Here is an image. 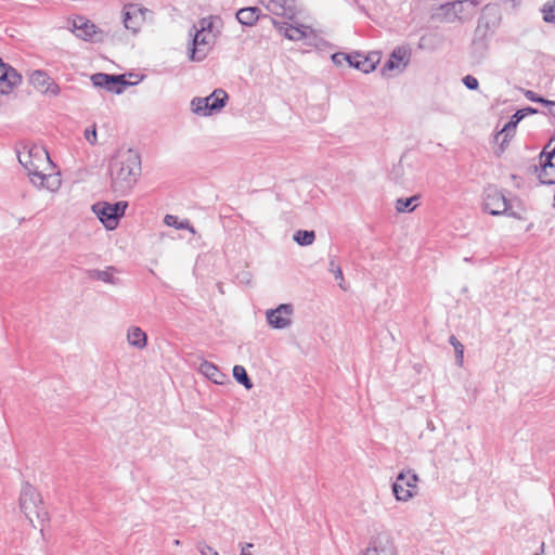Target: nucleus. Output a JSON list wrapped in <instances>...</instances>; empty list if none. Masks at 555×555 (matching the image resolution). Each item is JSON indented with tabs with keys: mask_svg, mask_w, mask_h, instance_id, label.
<instances>
[{
	"mask_svg": "<svg viewBox=\"0 0 555 555\" xmlns=\"http://www.w3.org/2000/svg\"><path fill=\"white\" fill-rule=\"evenodd\" d=\"M228 100L229 95L223 89H215L208 96L194 98L191 101V108L195 115L207 117L220 112Z\"/></svg>",
	"mask_w": 555,
	"mask_h": 555,
	"instance_id": "4",
	"label": "nucleus"
},
{
	"mask_svg": "<svg viewBox=\"0 0 555 555\" xmlns=\"http://www.w3.org/2000/svg\"><path fill=\"white\" fill-rule=\"evenodd\" d=\"M525 95L528 100H530L531 102H535V103H542L544 104L545 106H555V102L554 101H550V100H546L540 95H538L535 92L531 91V90H528L525 92Z\"/></svg>",
	"mask_w": 555,
	"mask_h": 555,
	"instance_id": "32",
	"label": "nucleus"
},
{
	"mask_svg": "<svg viewBox=\"0 0 555 555\" xmlns=\"http://www.w3.org/2000/svg\"><path fill=\"white\" fill-rule=\"evenodd\" d=\"M508 202L505 195L495 186L485 190L483 209L492 216L507 214Z\"/></svg>",
	"mask_w": 555,
	"mask_h": 555,
	"instance_id": "10",
	"label": "nucleus"
},
{
	"mask_svg": "<svg viewBox=\"0 0 555 555\" xmlns=\"http://www.w3.org/2000/svg\"><path fill=\"white\" fill-rule=\"evenodd\" d=\"M190 33L192 42L188 48L189 59L192 61H202L206 57L216 41V35L210 33H203L193 30Z\"/></svg>",
	"mask_w": 555,
	"mask_h": 555,
	"instance_id": "7",
	"label": "nucleus"
},
{
	"mask_svg": "<svg viewBox=\"0 0 555 555\" xmlns=\"http://www.w3.org/2000/svg\"><path fill=\"white\" fill-rule=\"evenodd\" d=\"M176 231L178 232L176 240L184 241L192 249L202 246V235L188 219L179 220L176 217Z\"/></svg>",
	"mask_w": 555,
	"mask_h": 555,
	"instance_id": "14",
	"label": "nucleus"
},
{
	"mask_svg": "<svg viewBox=\"0 0 555 555\" xmlns=\"http://www.w3.org/2000/svg\"><path fill=\"white\" fill-rule=\"evenodd\" d=\"M339 287H340L343 291H348V288H349L348 280H340Z\"/></svg>",
	"mask_w": 555,
	"mask_h": 555,
	"instance_id": "40",
	"label": "nucleus"
},
{
	"mask_svg": "<svg viewBox=\"0 0 555 555\" xmlns=\"http://www.w3.org/2000/svg\"><path fill=\"white\" fill-rule=\"evenodd\" d=\"M464 86L469 90H477L479 82L478 79L472 75H466L462 79Z\"/></svg>",
	"mask_w": 555,
	"mask_h": 555,
	"instance_id": "34",
	"label": "nucleus"
},
{
	"mask_svg": "<svg viewBox=\"0 0 555 555\" xmlns=\"http://www.w3.org/2000/svg\"><path fill=\"white\" fill-rule=\"evenodd\" d=\"M29 82L38 91L57 95L60 93V87L53 81V79L43 70H34L29 74Z\"/></svg>",
	"mask_w": 555,
	"mask_h": 555,
	"instance_id": "18",
	"label": "nucleus"
},
{
	"mask_svg": "<svg viewBox=\"0 0 555 555\" xmlns=\"http://www.w3.org/2000/svg\"><path fill=\"white\" fill-rule=\"evenodd\" d=\"M271 21L280 34L293 41L302 40L312 31L309 26L295 23L294 20L278 22L274 18H271Z\"/></svg>",
	"mask_w": 555,
	"mask_h": 555,
	"instance_id": "13",
	"label": "nucleus"
},
{
	"mask_svg": "<svg viewBox=\"0 0 555 555\" xmlns=\"http://www.w3.org/2000/svg\"><path fill=\"white\" fill-rule=\"evenodd\" d=\"M85 139L91 144H96V129L95 127H92L91 129L85 130Z\"/></svg>",
	"mask_w": 555,
	"mask_h": 555,
	"instance_id": "36",
	"label": "nucleus"
},
{
	"mask_svg": "<svg viewBox=\"0 0 555 555\" xmlns=\"http://www.w3.org/2000/svg\"><path fill=\"white\" fill-rule=\"evenodd\" d=\"M294 309L291 304H281L266 312L267 322L275 330H283L292 324Z\"/></svg>",
	"mask_w": 555,
	"mask_h": 555,
	"instance_id": "11",
	"label": "nucleus"
},
{
	"mask_svg": "<svg viewBox=\"0 0 555 555\" xmlns=\"http://www.w3.org/2000/svg\"><path fill=\"white\" fill-rule=\"evenodd\" d=\"M127 343L130 347L143 350L147 346V335L139 326L132 325L127 330Z\"/></svg>",
	"mask_w": 555,
	"mask_h": 555,
	"instance_id": "23",
	"label": "nucleus"
},
{
	"mask_svg": "<svg viewBox=\"0 0 555 555\" xmlns=\"http://www.w3.org/2000/svg\"><path fill=\"white\" fill-rule=\"evenodd\" d=\"M218 288H219L220 293H223V289H222V287H221V284H220V283L218 284Z\"/></svg>",
	"mask_w": 555,
	"mask_h": 555,
	"instance_id": "45",
	"label": "nucleus"
},
{
	"mask_svg": "<svg viewBox=\"0 0 555 555\" xmlns=\"http://www.w3.org/2000/svg\"><path fill=\"white\" fill-rule=\"evenodd\" d=\"M362 553H366V555H397L393 540L387 531H379L372 535L369 546Z\"/></svg>",
	"mask_w": 555,
	"mask_h": 555,
	"instance_id": "8",
	"label": "nucleus"
},
{
	"mask_svg": "<svg viewBox=\"0 0 555 555\" xmlns=\"http://www.w3.org/2000/svg\"><path fill=\"white\" fill-rule=\"evenodd\" d=\"M541 553H535V555H544V542L541 543Z\"/></svg>",
	"mask_w": 555,
	"mask_h": 555,
	"instance_id": "43",
	"label": "nucleus"
},
{
	"mask_svg": "<svg viewBox=\"0 0 555 555\" xmlns=\"http://www.w3.org/2000/svg\"><path fill=\"white\" fill-rule=\"evenodd\" d=\"M349 56L350 54H346L344 52H337L332 55V61L335 65H343L345 62L349 64Z\"/></svg>",
	"mask_w": 555,
	"mask_h": 555,
	"instance_id": "35",
	"label": "nucleus"
},
{
	"mask_svg": "<svg viewBox=\"0 0 555 555\" xmlns=\"http://www.w3.org/2000/svg\"><path fill=\"white\" fill-rule=\"evenodd\" d=\"M554 208H555V194H554Z\"/></svg>",
	"mask_w": 555,
	"mask_h": 555,
	"instance_id": "46",
	"label": "nucleus"
},
{
	"mask_svg": "<svg viewBox=\"0 0 555 555\" xmlns=\"http://www.w3.org/2000/svg\"><path fill=\"white\" fill-rule=\"evenodd\" d=\"M416 201H418V196L416 195L406 198H398L396 202V209L398 212H411L417 206V204H415Z\"/></svg>",
	"mask_w": 555,
	"mask_h": 555,
	"instance_id": "28",
	"label": "nucleus"
},
{
	"mask_svg": "<svg viewBox=\"0 0 555 555\" xmlns=\"http://www.w3.org/2000/svg\"><path fill=\"white\" fill-rule=\"evenodd\" d=\"M199 372L215 384L221 385L223 383L224 375L212 362H202L199 365Z\"/></svg>",
	"mask_w": 555,
	"mask_h": 555,
	"instance_id": "25",
	"label": "nucleus"
},
{
	"mask_svg": "<svg viewBox=\"0 0 555 555\" xmlns=\"http://www.w3.org/2000/svg\"><path fill=\"white\" fill-rule=\"evenodd\" d=\"M548 172H550L551 177L555 173V163H554V167L552 169H548Z\"/></svg>",
	"mask_w": 555,
	"mask_h": 555,
	"instance_id": "44",
	"label": "nucleus"
},
{
	"mask_svg": "<svg viewBox=\"0 0 555 555\" xmlns=\"http://www.w3.org/2000/svg\"><path fill=\"white\" fill-rule=\"evenodd\" d=\"M328 271L334 278H343V270L339 262L336 259H331L328 262Z\"/></svg>",
	"mask_w": 555,
	"mask_h": 555,
	"instance_id": "33",
	"label": "nucleus"
},
{
	"mask_svg": "<svg viewBox=\"0 0 555 555\" xmlns=\"http://www.w3.org/2000/svg\"><path fill=\"white\" fill-rule=\"evenodd\" d=\"M20 507L31 524H34L35 518L43 519L46 516L40 494L28 482L22 486Z\"/></svg>",
	"mask_w": 555,
	"mask_h": 555,
	"instance_id": "3",
	"label": "nucleus"
},
{
	"mask_svg": "<svg viewBox=\"0 0 555 555\" xmlns=\"http://www.w3.org/2000/svg\"><path fill=\"white\" fill-rule=\"evenodd\" d=\"M20 164L27 170L30 182L35 186L56 191L61 185V178L57 173H46L51 168L49 153L39 145L24 146L17 152Z\"/></svg>",
	"mask_w": 555,
	"mask_h": 555,
	"instance_id": "1",
	"label": "nucleus"
},
{
	"mask_svg": "<svg viewBox=\"0 0 555 555\" xmlns=\"http://www.w3.org/2000/svg\"><path fill=\"white\" fill-rule=\"evenodd\" d=\"M245 547H253L251 543H246L244 546H242L240 555H251L250 553L245 551Z\"/></svg>",
	"mask_w": 555,
	"mask_h": 555,
	"instance_id": "42",
	"label": "nucleus"
},
{
	"mask_svg": "<svg viewBox=\"0 0 555 555\" xmlns=\"http://www.w3.org/2000/svg\"><path fill=\"white\" fill-rule=\"evenodd\" d=\"M91 81L94 87L103 88L116 94H120L127 86L132 85L126 80L125 75H109L104 73L93 74Z\"/></svg>",
	"mask_w": 555,
	"mask_h": 555,
	"instance_id": "9",
	"label": "nucleus"
},
{
	"mask_svg": "<svg viewBox=\"0 0 555 555\" xmlns=\"http://www.w3.org/2000/svg\"><path fill=\"white\" fill-rule=\"evenodd\" d=\"M506 215L509 216V217H513L515 219H520L521 218L517 212L511 211L508 205H507V214Z\"/></svg>",
	"mask_w": 555,
	"mask_h": 555,
	"instance_id": "41",
	"label": "nucleus"
},
{
	"mask_svg": "<svg viewBox=\"0 0 555 555\" xmlns=\"http://www.w3.org/2000/svg\"><path fill=\"white\" fill-rule=\"evenodd\" d=\"M22 80L21 75L0 59V94H7Z\"/></svg>",
	"mask_w": 555,
	"mask_h": 555,
	"instance_id": "20",
	"label": "nucleus"
},
{
	"mask_svg": "<svg viewBox=\"0 0 555 555\" xmlns=\"http://www.w3.org/2000/svg\"><path fill=\"white\" fill-rule=\"evenodd\" d=\"M477 5V0H456L448 4L447 13H452L454 17L463 21L474 13Z\"/></svg>",
	"mask_w": 555,
	"mask_h": 555,
	"instance_id": "21",
	"label": "nucleus"
},
{
	"mask_svg": "<svg viewBox=\"0 0 555 555\" xmlns=\"http://www.w3.org/2000/svg\"><path fill=\"white\" fill-rule=\"evenodd\" d=\"M418 476L412 469L401 470L392 483V493L398 501H408L417 489Z\"/></svg>",
	"mask_w": 555,
	"mask_h": 555,
	"instance_id": "6",
	"label": "nucleus"
},
{
	"mask_svg": "<svg viewBox=\"0 0 555 555\" xmlns=\"http://www.w3.org/2000/svg\"><path fill=\"white\" fill-rule=\"evenodd\" d=\"M141 157L132 149L119 150L109 165L111 185L114 192L126 194L131 191L141 176Z\"/></svg>",
	"mask_w": 555,
	"mask_h": 555,
	"instance_id": "2",
	"label": "nucleus"
},
{
	"mask_svg": "<svg viewBox=\"0 0 555 555\" xmlns=\"http://www.w3.org/2000/svg\"><path fill=\"white\" fill-rule=\"evenodd\" d=\"M261 10L258 7H246L240 9L235 17L243 26H254L261 17Z\"/></svg>",
	"mask_w": 555,
	"mask_h": 555,
	"instance_id": "24",
	"label": "nucleus"
},
{
	"mask_svg": "<svg viewBox=\"0 0 555 555\" xmlns=\"http://www.w3.org/2000/svg\"><path fill=\"white\" fill-rule=\"evenodd\" d=\"M541 13L545 23H555V0L546 1L541 8Z\"/></svg>",
	"mask_w": 555,
	"mask_h": 555,
	"instance_id": "29",
	"label": "nucleus"
},
{
	"mask_svg": "<svg viewBox=\"0 0 555 555\" xmlns=\"http://www.w3.org/2000/svg\"><path fill=\"white\" fill-rule=\"evenodd\" d=\"M212 25H214V22H212L211 17H204L198 21L197 25L193 26L192 30H198V31H203V33L205 31V33L214 34Z\"/></svg>",
	"mask_w": 555,
	"mask_h": 555,
	"instance_id": "31",
	"label": "nucleus"
},
{
	"mask_svg": "<svg viewBox=\"0 0 555 555\" xmlns=\"http://www.w3.org/2000/svg\"><path fill=\"white\" fill-rule=\"evenodd\" d=\"M349 66L361 70L364 74H369L376 68L379 62V54L374 52L369 55L356 52L349 56Z\"/></svg>",
	"mask_w": 555,
	"mask_h": 555,
	"instance_id": "19",
	"label": "nucleus"
},
{
	"mask_svg": "<svg viewBox=\"0 0 555 555\" xmlns=\"http://www.w3.org/2000/svg\"><path fill=\"white\" fill-rule=\"evenodd\" d=\"M449 343L454 348L456 364L459 366H462L463 365V361H464V346H463V344L454 335L450 336Z\"/></svg>",
	"mask_w": 555,
	"mask_h": 555,
	"instance_id": "30",
	"label": "nucleus"
},
{
	"mask_svg": "<svg viewBox=\"0 0 555 555\" xmlns=\"http://www.w3.org/2000/svg\"><path fill=\"white\" fill-rule=\"evenodd\" d=\"M259 3L275 15L284 16L289 21L295 20L297 12L295 0H259Z\"/></svg>",
	"mask_w": 555,
	"mask_h": 555,
	"instance_id": "17",
	"label": "nucleus"
},
{
	"mask_svg": "<svg viewBox=\"0 0 555 555\" xmlns=\"http://www.w3.org/2000/svg\"><path fill=\"white\" fill-rule=\"evenodd\" d=\"M411 59V49L408 46L396 47L389 55L387 62L383 65L382 73L398 70L403 72L409 65Z\"/></svg>",
	"mask_w": 555,
	"mask_h": 555,
	"instance_id": "12",
	"label": "nucleus"
},
{
	"mask_svg": "<svg viewBox=\"0 0 555 555\" xmlns=\"http://www.w3.org/2000/svg\"><path fill=\"white\" fill-rule=\"evenodd\" d=\"M164 222H165L168 227H172V225H173V216H172V215H166V216H165V219H164Z\"/></svg>",
	"mask_w": 555,
	"mask_h": 555,
	"instance_id": "39",
	"label": "nucleus"
},
{
	"mask_svg": "<svg viewBox=\"0 0 555 555\" xmlns=\"http://www.w3.org/2000/svg\"><path fill=\"white\" fill-rule=\"evenodd\" d=\"M199 551L202 555H219V553L209 545L202 546Z\"/></svg>",
	"mask_w": 555,
	"mask_h": 555,
	"instance_id": "38",
	"label": "nucleus"
},
{
	"mask_svg": "<svg viewBox=\"0 0 555 555\" xmlns=\"http://www.w3.org/2000/svg\"><path fill=\"white\" fill-rule=\"evenodd\" d=\"M116 273L115 268L109 267L105 271L98 272L96 278H112Z\"/></svg>",
	"mask_w": 555,
	"mask_h": 555,
	"instance_id": "37",
	"label": "nucleus"
},
{
	"mask_svg": "<svg viewBox=\"0 0 555 555\" xmlns=\"http://www.w3.org/2000/svg\"><path fill=\"white\" fill-rule=\"evenodd\" d=\"M74 33L83 40L102 41L103 33L98 27L82 16H78L73 22Z\"/></svg>",
	"mask_w": 555,
	"mask_h": 555,
	"instance_id": "16",
	"label": "nucleus"
},
{
	"mask_svg": "<svg viewBox=\"0 0 555 555\" xmlns=\"http://www.w3.org/2000/svg\"><path fill=\"white\" fill-rule=\"evenodd\" d=\"M538 109L533 107H525L516 111L514 115L511 117V120L505 124L503 129L501 130L500 134L504 133V141L507 140L509 135L515 131L517 125L521 122V120L528 116L537 114Z\"/></svg>",
	"mask_w": 555,
	"mask_h": 555,
	"instance_id": "22",
	"label": "nucleus"
},
{
	"mask_svg": "<svg viewBox=\"0 0 555 555\" xmlns=\"http://www.w3.org/2000/svg\"><path fill=\"white\" fill-rule=\"evenodd\" d=\"M146 11V9H143L138 4L125 5L122 10V23L125 28L137 34L144 22V14Z\"/></svg>",
	"mask_w": 555,
	"mask_h": 555,
	"instance_id": "15",
	"label": "nucleus"
},
{
	"mask_svg": "<svg viewBox=\"0 0 555 555\" xmlns=\"http://www.w3.org/2000/svg\"><path fill=\"white\" fill-rule=\"evenodd\" d=\"M233 377L238 384L243 385L246 389H250L253 387V382L249 378L247 371L244 366L234 365Z\"/></svg>",
	"mask_w": 555,
	"mask_h": 555,
	"instance_id": "27",
	"label": "nucleus"
},
{
	"mask_svg": "<svg viewBox=\"0 0 555 555\" xmlns=\"http://www.w3.org/2000/svg\"><path fill=\"white\" fill-rule=\"evenodd\" d=\"M127 202H117L114 204L107 202H99L92 205V211L98 216L99 220L107 230L117 228L120 218L125 215Z\"/></svg>",
	"mask_w": 555,
	"mask_h": 555,
	"instance_id": "5",
	"label": "nucleus"
},
{
	"mask_svg": "<svg viewBox=\"0 0 555 555\" xmlns=\"http://www.w3.org/2000/svg\"><path fill=\"white\" fill-rule=\"evenodd\" d=\"M293 240L299 246H310L315 240V232L313 230H297L293 235Z\"/></svg>",
	"mask_w": 555,
	"mask_h": 555,
	"instance_id": "26",
	"label": "nucleus"
},
{
	"mask_svg": "<svg viewBox=\"0 0 555 555\" xmlns=\"http://www.w3.org/2000/svg\"><path fill=\"white\" fill-rule=\"evenodd\" d=\"M361 555H366V553H361Z\"/></svg>",
	"mask_w": 555,
	"mask_h": 555,
	"instance_id": "47",
	"label": "nucleus"
}]
</instances>
